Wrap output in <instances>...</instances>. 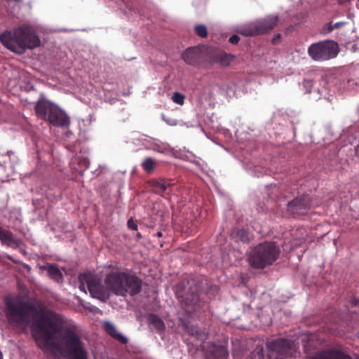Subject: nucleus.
Masks as SVG:
<instances>
[{"instance_id":"1","label":"nucleus","mask_w":359,"mask_h":359,"mask_svg":"<svg viewBox=\"0 0 359 359\" xmlns=\"http://www.w3.org/2000/svg\"><path fill=\"white\" fill-rule=\"evenodd\" d=\"M6 316L22 327L31 326L39 348L69 359H88L85 344L76 327L62 314L44 306L39 309L29 302L8 300Z\"/></svg>"},{"instance_id":"2","label":"nucleus","mask_w":359,"mask_h":359,"mask_svg":"<svg viewBox=\"0 0 359 359\" xmlns=\"http://www.w3.org/2000/svg\"><path fill=\"white\" fill-rule=\"evenodd\" d=\"M0 42L8 50L18 54H23L27 49H34L41 44L35 30L23 25L0 34Z\"/></svg>"},{"instance_id":"3","label":"nucleus","mask_w":359,"mask_h":359,"mask_svg":"<svg viewBox=\"0 0 359 359\" xmlns=\"http://www.w3.org/2000/svg\"><path fill=\"white\" fill-rule=\"evenodd\" d=\"M280 249L275 242L265 241L255 246L249 254L248 261L250 266L257 269L273 264L278 259Z\"/></svg>"},{"instance_id":"4","label":"nucleus","mask_w":359,"mask_h":359,"mask_svg":"<svg viewBox=\"0 0 359 359\" xmlns=\"http://www.w3.org/2000/svg\"><path fill=\"white\" fill-rule=\"evenodd\" d=\"M36 116L50 124L61 128H67L70 125L67 114L53 103L44 98L39 99L35 105Z\"/></svg>"},{"instance_id":"5","label":"nucleus","mask_w":359,"mask_h":359,"mask_svg":"<svg viewBox=\"0 0 359 359\" xmlns=\"http://www.w3.org/2000/svg\"><path fill=\"white\" fill-rule=\"evenodd\" d=\"M200 287V282L194 278H185L179 283L177 293L182 298L187 312H196L201 307Z\"/></svg>"},{"instance_id":"6","label":"nucleus","mask_w":359,"mask_h":359,"mask_svg":"<svg viewBox=\"0 0 359 359\" xmlns=\"http://www.w3.org/2000/svg\"><path fill=\"white\" fill-rule=\"evenodd\" d=\"M278 20V15H268L241 27L238 33L245 36L264 34L272 30L277 25Z\"/></svg>"},{"instance_id":"7","label":"nucleus","mask_w":359,"mask_h":359,"mask_svg":"<svg viewBox=\"0 0 359 359\" xmlns=\"http://www.w3.org/2000/svg\"><path fill=\"white\" fill-rule=\"evenodd\" d=\"M308 53L314 60H327L338 54V44L332 41H320L311 45Z\"/></svg>"},{"instance_id":"8","label":"nucleus","mask_w":359,"mask_h":359,"mask_svg":"<svg viewBox=\"0 0 359 359\" xmlns=\"http://www.w3.org/2000/svg\"><path fill=\"white\" fill-rule=\"evenodd\" d=\"M271 359H287L293 353V343L287 339H278L267 344Z\"/></svg>"},{"instance_id":"9","label":"nucleus","mask_w":359,"mask_h":359,"mask_svg":"<svg viewBox=\"0 0 359 359\" xmlns=\"http://www.w3.org/2000/svg\"><path fill=\"white\" fill-rule=\"evenodd\" d=\"M80 278L88 282V290L94 298L99 299L102 301L107 300L109 297V291L108 287L102 285L100 280L90 273H84Z\"/></svg>"},{"instance_id":"10","label":"nucleus","mask_w":359,"mask_h":359,"mask_svg":"<svg viewBox=\"0 0 359 359\" xmlns=\"http://www.w3.org/2000/svg\"><path fill=\"white\" fill-rule=\"evenodd\" d=\"M317 205L311 200L309 195H300L287 203V211L294 217L306 214L309 210Z\"/></svg>"},{"instance_id":"11","label":"nucleus","mask_w":359,"mask_h":359,"mask_svg":"<svg viewBox=\"0 0 359 359\" xmlns=\"http://www.w3.org/2000/svg\"><path fill=\"white\" fill-rule=\"evenodd\" d=\"M126 272H110L104 279V283L108 287L109 291L118 296H124L126 291L123 288Z\"/></svg>"},{"instance_id":"12","label":"nucleus","mask_w":359,"mask_h":359,"mask_svg":"<svg viewBox=\"0 0 359 359\" xmlns=\"http://www.w3.org/2000/svg\"><path fill=\"white\" fill-rule=\"evenodd\" d=\"M142 280L137 276L126 273L123 288L126 290L124 296L130 294L135 296L140 292L142 289Z\"/></svg>"},{"instance_id":"13","label":"nucleus","mask_w":359,"mask_h":359,"mask_svg":"<svg viewBox=\"0 0 359 359\" xmlns=\"http://www.w3.org/2000/svg\"><path fill=\"white\" fill-rule=\"evenodd\" d=\"M182 57L187 64L198 66L202 62L203 55L198 47H191L182 53Z\"/></svg>"},{"instance_id":"14","label":"nucleus","mask_w":359,"mask_h":359,"mask_svg":"<svg viewBox=\"0 0 359 359\" xmlns=\"http://www.w3.org/2000/svg\"><path fill=\"white\" fill-rule=\"evenodd\" d=\"M307 359H352V358L340 350L333 348L321 351Z\"/></svg>"},{"instance_id":"15","label":"nucleus","mask_w":359,"mask_h":359,"mask_svg":"<svg viewBox=\"0 0 359 359\" xmlns=\"http://www.w3.org/2000/svg\"><path fill=\"white\" fill-rule=\"evenodd\" d=\"M231 236L236 241L243 243H248L253 238V234L243 226L234 228Z\"/></svg>"},{"instance_id":"16","label":"nucleus","mask_w":359,"mask_h":359,"mask_svg":"<svg viewBox=\"0 0 359 359\" xmlns=\"http://www.w3.org/2000/svg\"><path fill=\"white\" fill-rule=\"evenodd\" d=\"M208 354L210 359H227L229 353L227 348L223 345L212 344L208 350Z\"/></svg>"},{"instance_id":"17","label":"nucleus","mask_w":359,"mask_h":359,"mask_svg":"<svg viewBox=\"0 0 359 359\" xmlns=\"http://www.w3.org/2000/svg\"><path fill=\"white\" fill-rule=\"evenodd\" d=\"M0 241L7 245L12 248H18L22 245L20 239L15 238L13 233L4 229L0 226Z\"/></svg>"},{"instance_id":"18","label":"nucleus","mask_w":359,"mask_h":359,"mask_svg":"<svg viewBox=\"0 0 359 359\" xmlns=\"http://www.w3.org/2000/svg\"><path fill=\"white\" fill-rule=\"evenodd\" d=\"M146 318L149 326L152 327L159 334H162L165 330L163 320L156 314L149 313Z\"/></svg>"},{"instance_id":"19","label":"nucleus","mask_w":359,"mask_h":359,"mask_svg":"<svg viewBox=\"0 0 359 359\" xmlns=\"http://www.w3.org/2000/svg\"><path fill=\"white\" fill-rule=\"evenodd\" d=\"M149 184L153 191L159 195H162L171 186L169 181L164 179H153L149 181Z\"/></svg>"},{"instance_id":"20","label":"nucleus","mask_w":359,"mask_h":359,"mask_svg":"<svg viewBox=\"0 0 359 359\" xmlns=\"http://www.w3.org/2000/svg\"><path fill=\"white\" fill-rule=\"evenodd\" d=\"M104 327L108 334L116 339L118 341L123 344L128 343V339L122 334L119 333L115 325L109 321H106L104 323Z\"/></svg>"},{"instance_id":"21","label":"nucleus","mask_w":359,"mask_h":359,"mask_svg":"<svg viewBox=\"0 0 359 359\" xmlns=\"http://www.w3.org/2000/svg\"><path fill=\"white\" fill-rule=\"evenodd\" d=\"M235 59V55L226 53L224 51H219L214 55V60L220 65L226 67Z\"/></svg>"},{"instance_id":"22","label":"nucleus","mask_w":359,"mask_h":359,"mask_svg":"<svg viewBox=\"0 0 359 359\" xmlns=\"http://www.w3.org/2000/svg\"><path fill=\"white\" fill-rule=\"evenodd\" d=\"M47 271L49 276L57 283H62L63 275L56 265H49L47 267Z\"/></svg>"},{"instance_id":"23","label":"nucleus","mask_w":359,"mask_h":359,"mask_svg":"<svg viewBox=\"0 0 359 359\" xmlns=\"http://www.w3.org/2000/svg\"><path fill=\"white\" fill-rule=\"evenodd\" d=\"M157 162L151 157L145 158L142 162V168L147 173H151L155 170Z\"/></svg>"},{"instance_id":"24","label":"nucleus","mask_w":359,"mask_h":359,"mask_svg":"<svg viewBox=\"0 0 359 359\" xmlns=\"http://www.w3.org/2000/svg\"><path fill=\"white\" fill-rule=\"evenodd\" d=\"M186 331L191 334L192 336H194L196 339H199V340H204L205 339V336L204 334L202 333V332L197 327H195V326H188L187 325L186 326Z\"/></svg>"},{"instance_id":"25","label":"nucleus","mask_w":359,"mask_h":359,"mask_svg":"<svg viewBox=\"0 0 359 359\" xmlns=\"http://www.w3.org/2000/svg\"><path fill=\"white\" fill-rule=\"evenodd\" d=\"M74 161H76L79 164V168H76L78 170L83 171L87 168H88L90 165L89 160L86 157H76L74 158Z\"/></svg>"},{"instance_id":"26","label":"nucleus","mask_w":359,"mask_h":359,"mask_svg":"<svg viewBox=\"0 0 359 359\" xmlns=\"http://www.w3.org/2000/svg\"><path fill=\"white\" fill-rule=\"evenodd\" d=\"M194 31L196 34L201 38H205L208 36L207 27L203 25H196L194 27Z\"/></svg>"},{"instance_id":"27","label":"nucleus","mask_w":359,"mask_h":359,"mask_svg":"<svg viewBox=\"0 0 359 359\" xmlns=\"http://www.w3.org/2000/svg\"><path fill=\"white\" fill-rule=\"evenodd\" d=\"M184 98H185L184 95H183L182 94L178 93V92H175L172 97V101L175 103L180 104V105H182L184 104Z\"/></svg>"},{"instance_id":"28","label":"nucleus","mask_w":359,"mask_h":359,"mask_svg":"<svg viewBox=\"0 0 359 359\" xmlns=\"http://www.w3.org/2000/svg\"><path fill=\"white\" fill-rule=\"evenodd\" d=\"M334 25H332V22L326 23L321 29V33L323 34H327L330 33L334 30Z\"/></svg>"},{"instance_id":"29","label":"nucleus","mask_w":359,"mask_h":359,"mask_svg":"<svg viewBox=\"0 0 359 359\" xmlns=\"http://www.w3.org/2000/svg\"><path fill=\"white\" fill-rule=\"evenodd\" d=\"M83 275H84V273H81L78 276V280H79V288L80 289V290L81 291H83V292H86V288L87 287L88 288V282L80 278Z\"/></svg>"},{"instance_id":"30","label":"nucleus","mask_w":359,"mask_h":359,"mask_svg":"<svg viewBox=\"0 0 359 359\" xmlns=\"http://www.w3.org/2000/svg\"><path fill=\"white\" fill-rule=\"evenodd\" d=\"M240 41V37L236 35L233 34L231 36H230L229 41L232 44H237L238 41Z\"/></svg>"},{"instance_id":"31","label":"nucleus","mask_w":359,"mask_h":359,"mask_svg":"<svg viewBox=\"0 0 359 359\" xmlns=\"http://www.w3.org/2000/svg\"><path fill=\"white\" fill-rule=\"evenodd\" d=\"M347 24L346 22H344V21H341V22H336L335 24H334V29H340L341 27H343L344 25H346Z\"/></svg>"},{"instance_id":"32","label":"nucleus","mask_w":359,"mask_h":359,"mask_svg":"<svg viewBox=\"0 0 359 359\" xmlns=\"http://www.w3.org/2000/svg\"><path fill=\"white\" fill-rule=\"evenodd\" d=\"M127 224H128V225H130V224H134V222H133V218H130V219H129L128 220V222H127Z\"/></svg>"},{"instance_id":"33","label":"nucleus","mask_w":359,"mask_h":359,"mask_svg":"<svg viewBox=\"0 0 359 359\" xmlns=\"http://www.w3.org/2000/svg\"><path fill=\"white\" fill-rule=\"evenodd\" d=\"M358 302H359V301H358V299H353L352 300V304H353V305L356 306V305L358 304Z\"/></svg>"},{"instance_id":"34","label":"nucleus","mask_w":359,"mask_h":359,"mask_svg":"<svg viewBox=\"0 0 359 359\" xmlns=\"http://www.w3.org/2000/svg\"><path fill=\"white\" fill-rule=\"evenodd\" d=\"M7 154H8V156L9 157H11V155H14V154H15V152L11 151H7Z\"/></svg>"},{"instance_id":"35","label":"nucleus","mask_w":359,"mask_h":359,"mask_svg":"<svg viewBox=\"0 0 359 359\" xmlns=\"http://www.w3.org/2000/svg\"><path fill=\"white\" fill-rule=\"evenodd\" d=\"M128 227L132 230H137V226H128Z\"/></svg>"},{"instance_id":"36","label":"nucleus","mask_w":359,"mask_h":359,"mask_svg":"<svg viewBox=\"0 0 359 359\" xmlns=\"http://www.w3.org/2000/svg\"><path fill=\"white\" fill-rule=\"evenodd\" d=\"M156 235H157L158 237H161L162 236V232L161 231H158Z\"/></svg>"},{"instance_id":"37","label":"nucleus","mask_w":359,"mask_h":359,"mask_svg":"<svg viewBox=\"0 0 359 359\" xmlns=\"http://www.w3.org/2000/svg\"><path fill=\"white\" fill-rule=\"evenodd\" d=\"M280 37V34H278L276 36V39H278Z\"/></svg>"},{"instance_id":"38","label":"nucleus","mask_w":359,"mask_h":359,"mask_svg":"<svg viewBox=\"0 0 359 359\" xmlns=\"http://www.w3.org/2000/svg\"><path fill=\"white\" fill-rule=\"evenodd\" d=\"M356 359H359V357L358 358H356Z\"/></svg>"},{"instance_id":"39","label":"nucleus","mask_w":359,"mask_h":359,"mask_svg":"<svg viewBox=\"0 0 359 359\" xmlns=\"http://www.w3.org/2000/svg\"><path fill=\"white\" fill-rule=\"evenodd\" d=\"M358 1H359V0H358Z\"/></svg>"}]
</instances>
